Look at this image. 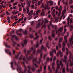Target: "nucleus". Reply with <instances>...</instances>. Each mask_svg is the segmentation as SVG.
Segmentation results:
<instances>
[{
  "label": "nucleus",
  "instance_id": "nucleus-12",
  "mask_svg": "<svg viewBox=\"0 0 73 73\" xmlns=\"http://www.w3.org/2000/svg\"><path fill=\"white\" fill-rule=\"evenodd\" d=\"M32 2H31V1L29 0L27 2V4L28 5L27 7H30V4H31Z\"/></svg>",
  "mask_w": 73,
  "mask_h": 73
},
{
  "label": "nucleus",
  "instance_id": "nucleus-55",
  "mask_svg": "<svg viewBox=\"0 0 73 73\" xmlns=\"http://www.w3.org/2000/svg\"><path fill=\"white\" fill-rule=\"evenodd\" d=\"M58 45L59 48H61V44H60V43H59Z\"/></svg>",
  "mask_w": 73,
  "mask_h": 73
},
{
  "label": "nucleus",
  "instance_id": "nucleus-64",
  "mask_svg": "<svg viewBox=\"0 0 73 73\" xmlns=\"http://www.w3.org/2000/svg\"><path fill=\"white\" fill-rule=\"evenodd\" d=\"M41 32V29L39 30L38 31V33H40Z\"/></svg>",
  "mask_w": 73,
  "mask_h": 73
},
{
  "label": "nucleus",
  "instance_id": "nucleus-5",
  "mask_svg": "<svg viewBox=\"0 0 73 73\" xmlns=\"http://www.w3.org/2000/svg\"><path fill=\"white\" fill-rule=\"evenodd\" d=\"M23 62H21V63L23 64V65L24 66V67L25 68V70L24 72L22 71L21 72L22 73H26V71H27V70L26 68V66L25 65V63H24L25 62H26V64H28V63L25 59V56H24L23 58Z\"/></svg>",
  "mask_w": 73,
  "mask_h": 73
},
{
  "label": "nucleus",
  "instance_id": "nucleus-43",
  "mask_svg": "<svg viewBox=\"0 0 73 73\" xmlns=\"http://www.w3.org/2000/svg\"><path fill=\"white\" fill-rule=\"evenodd\" d=\"M44 14H45V13L44 11L42 12L41 13V15L42 16H43Z\"/></svg>",
  "mask_w": 73,
  "mask_h": 73
},
{
  "label": "nucleus",
  "instance_id": "nucleus-9",
  "mask_svg": "<svg viewBox=\"0 0 73 73\" xmlns=\"http://www.w3.org/2000/svg\"><path fill=\"white\" fill-rule=\"evenodd\" d=\"M62 45L63 48L62 49V51H63V52H65V46H66V43H65L64 42H63Z\"/></svg>",
  "mask_w": 73,
  "mask_h": 73
},
{
  "label": "nucleus",
  "instance_id": "nucleus-44",
  "mask_svg": "<svg viewBox=\"0 0 73 73\" xmlns=\"http://www.w3.org/2000/svg\"><path fill=\"white\" fill-rule=\"evenodd\" d=\"M45 21L46 23H49V21H48L46 19H45Z\"/></svg>",
  "mask_w": 73,
  "mask_h": 73
},
{
  "label": "nucleus",
  "instance_id": "nucleus-60",
  "mask_svg": "<svg viewBox=\"0 0 73 73\" xmlns=\"http://www.w3.org/2000/svg\"><path fill=\"white\" fill-rule=\"evenodd\" d=\"M48 17L49 18H50V17H51V15L50 14H49L48 15Z\"/></svg>",
  "mask_w": 73,
  "mask_h": 73
},
{
  "label": "nucleus",
  "instance_id": "nucleus-2",
  "mask_svg": "<svg viewBox=\"0 0 73 73\" xmlns=\"http://www.w3.org/2000/svg\"><path fill=\"white\" fill-rule=\"evenodd\" d=\"M64 58L65 59H62L63 61L64 62H65V64L66 65H67V70L68 72H70L71 73H73V67L72 68V70L71 68H69L68 67H69V62H70V65L71 66H72L73 65V62H72L70 59L68 62H66V59L67 58V56L66 55H65L64 57Z\"/></svg>",
  "mask_w": 73,
  "mask_h": 73
},
{
  "label": "nucleus",
  "instance_id": "nucleus-15",
  "mask_svg": "<svg viewBox=\"0 0 73 73\" xmlns=\"http://www.w3.org/2000/svg\"><path fill=\"white\" fill-rule=\"evenodd\" d=\"M54 32H55V30H53L52 31V34L51 35L52 37L54 38L55 36V34H54Z\"/></svg>",
  "mask_w": 73,
  "mask_h": 73
},
{
  "label": "nucleus",
  "instance_id": "nucleus-53",
  "mask_svg": "<svg viewBox=\"0 0 73 73\" xmlns=\"http://www.w3.org/2000/svg\"><path fill=\"white\" fill-rule=\"evenodd\" d=\"M56 9H57V10H59V8H58V7L56 6L55 7Z\"/></svg>",
  "mask_w": 73,
  "mask_h": 73
},
{
  "label": "nucleus",
  "instance_id": "nucleus-20",
  "mask_svg": "<svg viewBox=\"0 0 73 73\" xmlns=\"http://www.w3.org/2000/svg\"><path fill=\"white\" fill-rule=\"evenodd\" d=\"M69 20H70V17H68L67 19V20L68 21L67 24L68 26H69Z\"/></svg>",
  "mask_w": 73,
  "mask_h": 73
},
{
  "label": "nucleus",
  "instance_id": "nucleus-31",
  "mask_svg": "<svg viewBox=\"0 0 73 73\" xmlns=\"http://www.w3.org/2000/svg\"><path fill=\"white\" fill-rule=\"evenodd\" d=\"M60 65H61V68L62 69V68H63V64L61 61H60Z\"/></svg>",
  "mask_w": 73,
  "mask_h": 73
},
{
  "label": "nucleus",
  "instance_id": "nucleus-46",
  "mask_svg": "<svg viewBox=\"0 0 73 73\" xmlns=\"http://www.w3.org/2000/svg\"><path fill=\"white\" fill-rule=\"evenodd\" d=\"M6 14L7 15H10V14L9 13V12H8V11H6Z\"/></svg>",
  "mask_w": 73,
  "mask_h": 73
},
{
  "label": "nucleus",
  "instance_id": "nucleus-17",
  "mask_svg": "<svg viewBox=\"0 0 73 73\" xmlns=\"http://www.w3.org/2000/svg\"><path fill=\"white\" fill-rule=\"evenodd\" d=\"M5 51L7 53L9 54V55H11V52H10V50H9L7 49L6 50H5Z\"/></svg>",
  "mask_w": 73,
  "mask_h": 73
},
{
  "label": "nucleus",
  "instance_id": "nucleus-8",
  "mask_svg": "<svg viewBox=\"0 0 73 73\" xmlns=\"http://www.w3.org/2000/svg\"><path fill=\"white\" fill-rule=\"evenodd\" d=\"M14 32L15 31L14 30H12V32L10 33V35L11 36V37H15V38L16 40H17V41H18L19 40V39H18V37L16 36V35H14L13 36L12 35V33H14Z\"/></svg>",
  "mask_w": 73,
  "mask_h": 73
},
{
  "label": "nucleus",
  "instance_id": "nucleus-32",
  "mask_svg": "<svg viewBox=\"0 0 73 73\" xmlns=\"http://www.w3.org/2000/svg\"><path fill=\"white\" fill-rule=\"evenodd\" d=\"M16 33L17 35H19V36H20V37H21V36L22 35V34H20L18 33L17 32H16Z\"/></svg>",
  "mask_w": 73,
  "mask_h": 73
},
{
  "label": "nucleus",
  "instance_id": "nucleus-51",
  "mask_svg": "<svg viewBox=\"0 0 73 73\" xmlns=\"http://www.w3.org/2000/svg\"><path fill=\"white\" fill-rule=\"evenodd\" d=\"M46 28V26L45 25H43L42 27H41V29H42V28Z\"/></svg>",
  "mask_w": 73,
  "mask_h": 73
},
{
  "label": "nucleus",
  "instance_id": "nucleus-39",
  "mask_svg": "<svg viewBox=\"0 0 73 73\" xmlns=\"http://www.w3.org/2000/svg\"><path fill=\"white\" fill-rule=\"evenodd\" d=\"M48 39H49V40H50V41H51L52 40V38H51V37H50V35H49V36Z\"/></svg>",
  "mask_w": 73,
  "mask_h": 73
},
{
  "label": "nucleus",
  "instance_id": "nucleus-25",
  "mask_svg": "<svg viewBox=\"0 0 73 73\" xmlns=\"http://www.w3.org/2000/svg\"><path fill=\"white\" fill-rule=\"evenodd\" d=\"M20 52H19L17 55L15 56V57L17 59H18V58H19V56L20 55Z\"/></svg>",
  "mask_w": 73,
  "mask_h": 73
},
{
  "label": "nucleus",
  "instance_id": "nucleus-59",
  "mask_svg": "<svg viewBox=\"0 0 73 73\" xmlns=\"http://www.w3.org/2000/svg\"><path fill=\"white\" fill-rule=\"evenodd\" d=\"M16 11L15 10H13L12 11L13 14V13H15V12H16Z\"/></svg>",
  "mask_w": 73,
  "mask_h": 73
},
{
  "label": "nucleus",
  "instance_id": "nucleus-58",
  "mask_svg": "<svg viewBox=\"0 0 73 73\" xmlns=\"http://www.w3.org/2000/svg\"><path fill=\"white\" fill-rule=\"evenodd\" d=\"M42 41H43V39H42L40 41V43H42Z\"/></svg>",
  "mask_w": 73,
  "mask_h": 73
},
{
  "label": "nucleus",
  "instance_id": "nucleus-24",
  "mask_svg": "<svg viewBox=\"0 0 73 73\" xmlns=\"http://www.w3.org/2000/svg\"><path fill=\"white\" fill-rule=\"evenodd\" d=\"M10 64L11 65V68H12V69H13V70H14V69H15V68H13V62H11Z\"/></svg>",
  "mask_w": 73,
  "mask_h": 73
},
{
  "label": "nucleus",
  "instance_id": "nucleus-57",
  "mask_svg": "<svg viewBox=\"0 0 73 73\" xmlns=\"http://www.w3.org/2000/svg\"><path fill=\"white\" fill-rule=\"evenodd\" d=\"M47 9L48 10H49L50 9V8L48 6H47Z\"/></svg>",
  "mask_w": 73,
  "mask_h": 73
},
{
  "label": "nucleus",
  "instance_id": "nucleus-42",
  "mask_svg": "<svg viewBox=\"0 0 73 73\" xmlns=\"http://www.w3.org/2000/svg\"><path fill=\"white\" fill-rule=\"evenodd\" d=\"M39 37V36H38L37 37H36L35 38H34V40H37V38H38Z\"/></svg>",
  "mask_w": 73,
  "mask_h": 73
},
{
  "label": "nucleus",
  "instance_id": "nucleus-18",
  "mask_svg": "<svg viewBox=\"0 0 73 73\" xmlns=\"http://www.w3.org/2000/svg\"><path fill=\"white\" fill-rule=\"evenodd\" d=\"M59 62V60H58L56 62V65H57V68L58 69H59L60 68V65H59V64H58V62Z\"/></svg>",
  "mask_w": 73,
  "mask_h": 73
},
{
  "label": "nucleus",
  "instance_id": "nucleus-63",
  "mask_svg": "<svg viewBox=\"0 0 73 73\" xmlns=\"http://www.w3.org/2000/svg\"><path fill=\"white\" fill-rule=\"evenodd\" d=\"M48 28L49 30H50V26H49V25H48Z\"/></svg>",
  "mask_w": 73,
  "mask_h": 73
},
{
  "label": "nucleus",
  "instance_id": "nucleus-50",
  "mask_svg": "<svg viewBox=\"0 0 73 73\" xmlns=\"http://www.w3.org/2000/svg\"><path fill=\"white\" fill-rule=\"evenodd\" d=\"M46 55L44 54V58H43V59L44 60H45V57H46Z\"/></svg>",
  "mask_w": 73,
  "mask_h": 73
},
{
  "label": "nucleus",
  "instance_id": "nucleus-10",
  "mask_svg": "<svg viewBox=\"0 0 73 73\" xmlns=\"http://www.w3.org/2000/svg\"><path fill=\"white\" fill-rule=\"evenodd\" d=\"M28 41V40L26 39H25L24 40V44H23V42H21V44L22 46L24 47V45H25V44H27V42Z\"/></svg>",
  "mask_w": 73,
  "mask_h": 73
},
{
  "label": "nucleus",
  "instance_id": "nucleus-36",
  "mask_svg": "<svg viewBox=\"0 0 73 73\" xmlns=\"http://www.w3.org/2000/svg\"><path fill=\"white\" fill-rule=\"evenodd\" d=\"M46 66H45L44 67V71L43 72V73H46V72L45 71V70L46 69Z\"/></svg>",
  "mask_w": 73,
  "mask_h": 73
},
{
  "label": "nucleus",
  "instance_id": "nucleus-48",
  "mask_svg": "<svg viewBox=\"0 0 73 73\" xmlns=\"http://www.w3.org/2000/svg\"><path fill=\"white\" fill-rule=\"evenodd\" d=\"M21 18H20V19L18 20L17 21V23H19V22H20V21H21Z\"/></svg>",
  "mask_w": 73,
  "mask_h": 73
},
{
  "label": "nucleus",
  "instance_id": "nucleus-14",
  "mask_svg": "<svg viewBox=\"0 0 73 73\" xmlns=\"http://www.w3.org/2000/svg\"><path fill=\"white\" fill-rule=\"evenodd\" d=\"M40 24L41 22H39L38 23L37 25H36V29H37V28H40L41 27Z\"/></svg>",
  "mask_w": 73,
  "mask_h": 73
},
{
  "label": "nucleus",
  "instance_id": "nucleus-35",
  "mask_svg": "<svg viewBox=\"0 0 73 73\" xmlns=\"http://www.w3.org/2000/svg\"><path fill=\"white\" fill-rule=\"evenodd\" d=\"M30 38H34V36H33V34H30L29 36Z\"/></svg>",
  "mask_w": 73,
  "mask_h": 73
},
{
  "label": "nucleus",
  "instance_id": "nucleus-16",
  "mask_svg": "<svg viewBox=\"0 0 73 73\" xmlns=\"http://www.w3.org/2000/svg\"><path fill=\"white\" fill-rule=\"evenodd\" d=\"M42 66H40L39 69L38 70H36V71H37L38 73H40V72H42Z\"/></svg>",
  "mask_w": 73,
  "mask_h": 73
},
{
  "label": "nucleus",
  "instance_id": "nucleus-45",
  "mask_svg": "<svg viewBox=\"0 0 73 73\" xmlns=\"http://www.w3.org/2000/svg\"><path fill=\"white\" fill-rule=\"evenodd\" d=\"M22 31V29H20L18 31V32H21Z\"/></svg>",
  "mask_w": 73,
  "mask_h": 73
},
{
  "label": "nucleus",
  "instance_id": "nucleus-28",
  "mask_svg": "<svg viewBox=\"0 0 73 73\" xmlns=\"http://www.w3.org/2000/svg\"><path fill=\"white\" fill-rule=\"evenodd\" d=\"M50 25H51L52 28H54V25H53L52 24V23L51 22V21L50 22Z\"/></svg>",
  "mask_w": 73,
  "mask_h": 73
},
{
  "label": "nucleus",
  "instance_id": "nucleus-41",
  "mask_svg": "<svg viewBox=\"0 0 73 73\" xmlns=\"http://www.w3.org/2000/svg\"><path fill=\"white\" fill-rule=\"evenodd\" d=\"M22 58H23V55H21L19 58V60H20V61L21 60V59H22Z\"/></svg>",
  "mask_w": 73,
  "mask_h": 73
},
{
  "label": "nucleus",
  "instance_id": "nucleus-54",
  "mask_svg": "<svg viewBox=\"0 0 73 73\" xmlns=\"http://www.w3.org/2000/svg\"><path fill=\"white\" fill-rule=\"evenodd\" d=\"M23 10L24 12H26V9H25V8L23 9Z\"/></svg>",
  "mask_w": 73,
  "mask_h": 73
},
{
  "label": "nucleus",
  "instance_id": "nucleus-47",
  "mask_svg": "<svg viewBox=\"0 0 73 73\" xmlns=\"http://www.w3.org/2000/svg\"><path fill=\"white\" fill-rule=\"evenodd\" d=\"M17 4H18V2H17L16 3H15L13 4V5H17Z\"/></svg>",
  "mask_w": 73,
  "mask_h": 73
},
{
  "label": "nucleus",
  "instance_id": "nucleus-13",
  "mask_svg": "<svg viewBox=\"0 0 73 73\" xmlns=\"http://www.w3.org/2000/svg\"><path fill=\"white\" fill-rule=\"evenodd\" d=\"M63 29V28L61 27L60 28H59L58 29V31H56V34H57L58 33V32H62V31Z\"/></svg>",
  "mask_w": 73,
  "mask_h": 73
},
{
  "label": "nucleus",
  "instance_id": "nucleus-61",
  "mask_svg": "<svg viewBox=\"0 0 73 73\" xmlns=\"http://www.w3.org/2000/svg\"><path fill=\"white\" fill-rule=\"evenodd\" d=\"M55 30H57V27L56 26H54Z\"/></svg>",
  "mask_w": 73,
  "mask_h": 73
},
{
  "label": "nucleus",
  "instance_id": "nucleus-38",
  "mask_svg": "<svg viewBox=\"0 0 73 73\" xmlns=\"http://www.w3.org/2000/svg\"><path fill=\"white\" fill-rule=\"evenodd\" d=\"M73 1L72 0H70V3H69V4H73Z\"/></svg>",
  "mask_w": 73,
  "mask_h": 73
},
{
  "label": "nucleus",
  "instance_id": "nucleus-56",
  "mask_svg": "<svg viewBox=\"0 0 73 73\" xmlns=\"http://www.w3.org/2000/svg\"><path fill=\"white\" fill-rule=\"evenodd\" d=\"M44 7V9H46V10L47 9V6L45 5V7Z\"/></svg>",
  "mask_w": 73,
  "mask_h": 73
},
{
  "label": "nucleus",
  "instance_id": "nucleus-21",
  "mask_svg": "<svg viewBox=\"0 0 73 73\" xmlns=\"http://www.w3.org/2000/svg\"><path fill=\"white\" fill-rule=\"evenodd\" d=\"M54 62L52 63V68L54 71V70H55V68H54Z\"/></svg>",
  "mask_w": 73,
  "mask_h": 73
},
{
  "label": "nucleus",
  "instance_id": "nucleus-29",
  "mask_svg": "<svg viewBox=\"0 0 73 73\" xmlns=\"http://www.w3.org/2000/svg\"><path fill=\"white\" fill-rule=\"evenodd\" d=\"M66 50L67 51V52L66 53V55L68 56V52H69V50L68 48H66Z\"/></svg>",
  "mask_w": 73,
  "mask_h": 73
},
{
  "label": "nucleus",
  "instance_id": "nucleus-11",
  "mask_svg": "<svg viewBox=\"0 0 73 73\" xmlns=\"http://www.w3.org/2000/svg\"><path fill=\"white\" fill-rule=\"evenodd\" d=\"M60 57H62V56H63V55H62V53L61 52L60 50H59L57 53V57H58V56H59V55H60Z\"/></svg>",
  "mask_w": 73,
  "mask_h": 73
},
{
  "label": "nucleus",
  "instance_id": "nucleus-34",
  "mask_svg": "<svg viewBox=\"0 0 73 73\" xmlns=\"http://www.w3.org/2000/svg\"><path fill=\"white\" fill-rule=\"evenodd\" d=\"M17 17V15H16L15 16H13L11 17V19H13L14 18H15V19H16Z\"/></svg>",
  "mask_w": 73,
  "mask_h": 73
},
{
  "label": "nucleus",
  "instance_id": "nucleus-27",
  "mask_svg": "<svg viewBox=\"0 0 73 73\" xmlns=\"http://www.w3.org/2000/svg\"><path fill=\"white\" fill-rule=\"evenodd\" d=\"M63 40V38H59V43H60V42H62V41Z\"/></svg>",
  "mask_w": 73,
  "mask_h": 73
},
{
  "label": "nucleus",
  "instance_id": "nucleus-22",
  "mask_svg": "<svg viewBox=\"0 0 73 73\" xmlns=\"http://www.w3.org/2000/svg\"><path fill=\"white\" fill-rule=\"evenodd\" d=\"M49 3H50V6L52 5L53 4V1H52L50 0L49 2H48Z\"/></svg>",
  "mask_w": 73,
  "mask_h": 73
},
{
  "label": "nucleus",
  "instance_id": "nucleus-40",
  "mask_svg": "<svg viewBox=\"0 0 73 73\" xmlns=\"http://www.w3.org/2000/svg\"><path fill=\"white\" fill-rule=\"evenodd\" d=\"M62 6H60V7H59V10H58V11H61L62 10Z\"/></svg>",
  "mask_w": 73,
  "mask_h": 73
},
{
  "label": "nucleus",
  "instance_id": "nucleus-7",
  "mask_svg": "<svg viewBox=\"0 0 73 73\" xmlns=\"http://www.w3.org/2000/svg\"><path fill=\"white\" fill-rule=\"evenodd\" d=\"M29 7H28L27 6L26 7V9L27 10V12L28 13L29 15H33V10H32L30 12H29Z\"/></svg>",
  "mask_w": 73,
  "mask_h": 73
},
{
  "label": "nucleus",
  "instance_id": "nucleus-62",
  "mask_svg": "<svg viewBox=\"0 0 73 73\" xmlns=\"http://www.w3.org/2000/svg\"><path fill=\"white\" fill-rule=\"evenodd\" d=\"M58 5H60V4H61V3H60V1H58Z\"/></svg>",
  "mask_w": 73,
  "mask_h": 73
},
{
  "label": "nucleus",
  "instance_id": "nucleus-23",
  "mask_svg": "<svg viewBox=\"0 0 73 73\" xmlns=\"http://www.w3.org/2000/svg\"><path fill=\"white\" fill-rule=\"evenodd\" d=\"M11 40L13 42L12 44L13 45V46H15V45L16 44V42H14L12 39H11Z\"/></svg>",
  "mask_w": 73,
  "mask_h": 73
},
{
  "label": "nucleus",
  "instance_id": "nucleus-52",
  "mask_svg": "<svg viewBox=\"0 0 73 73\" xmlns=\"http://www.w3.org/2000/svg\"><path fill=\"white\" fill-rule=\"evenodd\" d=\"M13 54H15V50H13Z\"/></svg>",
  "mask_w": 73,
  "mask_h": 73
},
{
  "label": "nucleus",
  "instance_id": "nucleus-3",
  "mask_svg": "<svg viewBox=\"0 0 73 73\" xmlns=\"http://www.w3.org/2000/svg\"><path fill=\"white\" fill-rule=\"evenodd\" d=\"M51 50L52 52L50 51V56H51V57L50 58V59H49V58L48 57L47 58L46 61L45 62V64L47 62H48L49 61V60H50V61L52 62V59H53V52H54L55 54H56V51L55 49H52Z\"/></svg>",
  "mask_w": 73,
  "mask_h": 73
},
{
  "label": "nucleus",
  "instance_id": "nucleus-30",
  "mask_svg": "<svg viewBox=\"0 0 73 73\" xmlns=\"http://www.w3.org/2000/svg\"><path fill=\"white\" fill-rule=\"evenodd\" d=\"M64 39L66 43H67V36H66L64 37Z\"/></svg>",
  "mask_w": 73,
  "mask_h": 73
},
{
  "label": "nucleus",
  "instance_id": "nucleus-33",
  "mask_svg": "<svg viewBox=\"0 0 73 73\" xmlns=\"http://www.w3.org/2000/svg\"><path fill=\"white\" fill-rule=\"evenodd\" d=\"M48 69H49L50 72H51V73H52V70H51V69H50V66H48Z\"/></svg>",
  "mask_w": 73,
  "mask_h": 73
},
{
  "label": "nucleus",
  "instance_id": "nucleus-37",
  "mask_svg": "<svg viewBox=\"0 0 73 73\" xmlns=\"http://www.w3.org/2000/svg\"><path fill=\"white\" fill-rule=\"evenodd\" d=\"M62 73H65V68H64L62 69Z\"/></svg>",
  "mask_w": 73,
  "mask_h": 73
},
{
  "label": "nucleus",
  "instance_id": "nucleus-6",
  "mask_svg": "<svg viewBox=\"0 0 73 73\" xmlns=\"http://www.w3.org/2000/svg\"><path fill=\"white\" fill-rule=\"evenodd\" d=\"M14 64L15 65H17V72H19V71L21 72V66L18 65V64L16 63L15 60H14Z\"/></svg>",
  "mask_w": 73,
  "mask_h": 73
},
{
  "label": "nucleus",
  "instance_id": "nucleus-1",
  "mask_svg": "<svg viewBox=\"0 0 73 73\" xmlns=\"http://www.w3.org/2000/svg\"><path fill=\"white\" fill-rule=\"evenodd\" d=\"M39 46V43L38 42H37L36 46H34L35 47L34 49H33V47H31L30 50L28 51L27 54L26 53V50H24V52L25 54H26L27 60L28 61H29V60H31L32 58L33 59V67H31V66H28V68L29 69V70H28V73H32V72H30V69H32V70L33 72H34V71L35 70V67L33 66L34 65H35L36 68H38V65L35 63H37L38 64H40L41 62V59L42 58L43 54L42 53L40 54V57H39V61H37V57H35V59L34 58H33V55L35 54L36 53V50L35 49V48L36 47L38 48Z\"/></svg>",
  "mask_w": 73,
  "mask_h": 73
},
{
  "label": "nucleus",
  "instance_id": "nucleus-4",
  "mask_svg": "<svg viewBox=\"0 0 73 73\" xmlns=\"http://www.w3.org/2000/svg\"><path fill=\"white\" fill-rule=\"evenodd\" d=\"M46 47L44 48V46L42 45L41 47V50H40L39 49H38L37 52V53L38 54L39 53H41V52H42L43 50H44L45 52H46V47H47L48 49H49V43H48V42H47L46 43Z\"/></svg>",
  "mask_w": 73,
  "mask_h": 73
},
{
  "label": "nucleus",
  "instance_id": "nucleus-19",
  "mask_svg": "<svg viewBox=\"0 0 73 73\" xmlns=\"http://www.w3.org/2000/svg\"><path fill=\"white\" fill-rule=\"evenodd\" d=\"M73 40V37L72 36L71 38V39H70L69 40V42L70 44V46H72V41Z\"/></svg>",
  "mask_w": 73,
  "mask_h": 73
},
{
  "label": "nucleus",
  "instance_id": "nucleus-26",
  "mask_svg": "<svg viewBox=\"0 0 73 73\" xmlns=\"http://www.w3.org/2000/svg\"><path fill=\"white\" fill-rule=\"evenodd\" d=\"M23 33L24 35H27V30H25V31H23Z\"/></svg>",
  "mask_w": 73,
  "mask_h": 73
},
{
  "label": "nucleus",
  "instance_id": "nucleus-49",
  "mask_svg": "<svg viewBox=\"0 0 73 73\" xmlns=\"http://www.w3.org/2000/svg\"><path fill=\"white\" fill-rule=\"evenodd\" d=\"M19 13V11H16L13 13V15H15V14H17Z\"/></svg>",
  "mask_w": 73,
  "mask_h": 73
}]
</instances>
